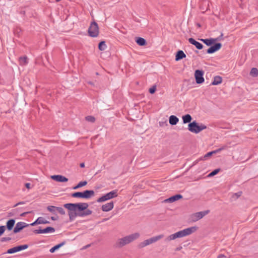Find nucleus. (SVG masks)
Returning a JSON list of instances; mask_svg holds the SVG:
<instances>
[{"instance_id": "ddd939ff", "label": "nucleus", "mask_w": 258, "mask_h": 258, "mask_svg": "<svg viewBox=\"0 0 258 258\" xmlns=\"http://www.w3.org/2000/svg\"><path fill=\"white\" fill-rule=\"evenodd\" d=\"M55 229L51 227H47L43 229H37L34 230V233L36 234L53 233Z\"/></svg>"}, {"instance_id": "b1692460", "label": "nucleus", "mask_w": 258, "mask_h": 258, "mask_svg": "<svg viewBox=\"0 0 258 258\" xmlns=\"http://www.w3.org/2000/svg\"><path fill=\"white\" fill-rule=\"evenodd\" d=\"M15 224V220L14 219H10L7 222L6 226L7 229L10 231L11 230Z\"/></svg>"}, {"instance_id": "de8ad7c7", "label": "nucleus", "mask_w": 258, "mask_h": 258, "mask_svg": "<svg viewBox=\"0 0 258 258\" xmlns=\"http://www.w3.org/2000/svg\"><path fill=\"white\" fill-rule=\"evenodd\" d=\"M24 204V203H23V202H20V203H17V204H16V205H15V207H16V206H17L18 205H20V204Z\"/></svg>"}, {"instance_id": "412c9836", "label": "nucleus", "mask_w": 258, "mask_h": 258, "mask_svg": "<svg viewBox=\"0 0 258 258\" xmlns=\"http://www.w3.org/2000/svg\"><path fill=\"white\" fill-rule=\"evenodd\" d=\"M186 57V54L182 50H179L177 52L175 55V60L178 61Z\"/></svg>"}, {"instance_id": "8fccbe9b", "label": "nucleus", "mask_w": 258, "mask_h": 258, "mask_svg": "<svg viewBox=\"0 0 258 258\" xmlns=\"http://www.w3.org/2000/svg\"><path fill=\"white\" fill-rule=\"evenodd\" d=\"M257 131H258V128H257Z\"/></svg>"}, {"instance_id": "bb28decb", "label": "nucleus", "mask_w": 258, "mask_h": 258, "mask_svg": "<svg viewBox=\"0 0 258 258\" xmlns=\"http://www.w3.org/2000/svg\"><path fill=\"white\" fill-rule=\"evenodd\" d=\"M107 48L105 41H101L98 45V48L100 51H104Z\"/></svg>"}, {"instance_id": "c9c22d12", "label": "nucleus", "mask_w": 258, "mask_h": 258, "mask_svg": "<svg viewBox=\"0 0 258 258\" xmlns=\"http://www.w3.org/2000/svg\"><path fill=\"white\" fill-rule=\"evenodd\" d=\"M156 90V86L155 85L153 86L149 89V92L151 94H154Z\"/></svg>"}, {"instance_id": "2f4dec72", "label": "nucleus", "mask_w": 258, "mask_h": 258, "mask_svg": "<svg viewBox=\"0 0 258 258\" xmlns=\"http://www.w3.org/2000/svg\"><path fill=\"white\" fill-rule=\"evenodd\" d=\"M72 196L74 198H83V192H77L73 193Z\"/></svg>"}, {"instance_id": "aec40b11", "label": "nucleus", "mask_w": 258, "mask_h": 258, "mask_svg": "<svg viewBox=\"0 0 258 258\" xmlns=\"http://www.w3.org/2000/svg\"><path fill=\"white\" fill-rule=\"evenodd\" d=\"M179 121L178 118L175 115H170L169 118V122L172 125H176Z\"/></svg>"}, {"instance_id": "423d86ee", "label": "nucleus", "mask_w": 258, "mask_h": 258, "mask_svg": "<svg viewBox=\"0 0 258 258\" xmlns=\"http://www.w3.org/2000/svg\"><path fill=\"white\" fill-rule=\"evenodd\" d=\"M117 197V194L116 190H112L109 192L107 193L105 195L100 197L97 200V202L98 203L104 202L107 200L112 199L113 198H116Z\"/></svg>"}, {"instance_id": "c85d7f7f", "label": "nucleus", "mask_w": 258, "mask_h": 258, "mask_svg": "<svg viewBox=\"0 0 258 258\" xmlns=\"http://www.w3.org/2000/svg\"><path fill=\"white\" fill-rule=\"evenodd\" d=\"M36 220L38 221V224H44L49 223V221H47L44 218H43V217H38Z\"/></svg>"}, {"instance_id": "79ce46f5", "label": "nucleus", "mask_w": 258, "mask_h": 258, "mask_svg": "<svg viewBox=\"0 0 258 258\" xmlns=\"http://www.w3.org/2000/svg\"><path fill=\"white\" fill-rule=\"evenodd\" d=\"M25 186L28 189H30L31 188V184L30 183H26L25 184Z\"/></svg>"}, {"instance_id": "72a5a7b5", "label": "nucleus", "mask_w": 258, "mask_h": 258, "mask_svg": "<svg viewBox=\"0 0 258 258\" xmlns=\"http://www.w3.org/2000/svg\"><path fill=\"white\" fill-rule=\"evenodd\" d=\"M85 119L89 121V122H94L95 121V118L94 117L92 116H87L85 117Z\"/></svg>"}, {"instance_id": "1a4fd4ad", "label": "nucleus", "mask_w": 258, "mask_h": 258, "mask_svg": "<svg viewBox=\"0 0 258 258\" xmlns=\"http://www.w3.org/2000/svg\"><path fill=\"white\" fill-rule=\"evenodd\" d=\"M209 213V211H201L194 213L191 215V218L193 221H197L202 218Z\"/></svg>"}, {"instance_id": "f8f14e48", "label": "nucleus", "mask_w": 258, "mask_h": 258, "mask_svg": "<svg viewBox=\"0 0 258 258\" xmlns=\"http://www.w3.org/2000/svg\"><path fill=\"white\" fill-rule=\"evenodd\" d=\"M50 178L57 182H66L68 181V178L61 175H53Z\"/></svg>"}, {"instance_id": "49530a36", "label": "nucleus", "mask_w": 258, "mask_h": 258, "mask_svg": "<svg viewBox=\"0 0 258 258\" xmlns=\"http://www.w3.org/2000/svg\"><path fill=\"white\" fill-rule=\"evenodd\" d=\"M51 219L53 221L56 220L57 219V217H51Z\"/></svg>"}, {"instance_id": "9d476101", "label": "nucleus", "mask_w": 258, "mask_h": 258, "mask_svg": "<svg viewBox=\"0 0 258 258\" xmlns=\"http://www.w3.org/2000/svg\"><path fill=\"white\" fill-rule=\"evenodd\" d=\"M28 247V245L27 244L19 245L18 246L14 247L10 249H9L7 251V253H9V254L14 253L18 252L19 251L26 249Z\"/></svg>"}, {"instance_id": "37998d69", "label": "nucleus", "mask_w": 258, "mask_h": 258, "mask_svg": "<svg viewBox=\"0 0 258 258\" xmlns=\"http://www.w3.org/2000/svg\"><path fill=\"white\" fill-rule=\"evenodd\" d=\"M38 224V221L37 220H36L34 222L31 223L29 225L30 226H34L35 225Z\"/></svg>"}, {"instance_id": "4468645a", "label": "nucleus", "mask_w": 258, "mask_h": 258, "mask_svg": "<svg viewBox=\"0 0 258 258\" xmlns=\"http://www.w3.org/2000/svg\"><path fill=\"white\" fill-rule=\"evenodd\" d=\"M221 44L220 43H216L214 45L211 46L207 50V53L209 54H212L216 51L219 50L221 47Z\"/></svg>"}, {"instance_id": "09e8293b", "label": "nucleus", "mask_w": 258, "mask_h": 258, "mask_svg": "<svg viewBox=\"0 0 258 258\" xmlns=\"http://www.w3.org/2000/svg\"><path fill=\"white\" fill-rule=\"evenodd\" d=\"M29 212H25V213H22L21 214V216H24V215H25L26 214L28 213Z\"/></svg>"}, {"instance_id": "f704fd0d", "label": "nucleus", "mask_w": 258, "mask_h": 258, "mask_svg": "<svg viewBox=\"0 0 258 258\" xmlns=\"http://www.w3.org/2000/svg\"><path fill=\"white\" fill-rule=\"evenodd\" d=\"M47 209L49 212L52 213L54 212L55 210H56V207L53 206H49L47 207Z\"/></svg>"}, {"instance_id": "c03bdc74", "label": "nucleus", "mask_w": 258, "mask_h": 258, "mask_svg": "<svg viewBox=\"0 0 258 258\" xmlns=\"http://www.w3.org/2000/svg\"><path fill=\"white\" fill-rule=\"evenodd\" d=\"M80 188V186H78V184H77V185H76L75 186H74V187H73V189H78V188Z\"/></svg>"}, {"instance_id": "6e6552de", "label": "nucleus", "mask_w": 258, "mask_h": 258, "mask_svg": "<svg viewBox=\"0 0 258 258\" xmlns=\"http://www.w3.org/2000/svg\"><path fill=\"white\" fill-rule=\"evenodd\" d=\"M163 237V235H159L154 236V237H151L150 238L144 240L143 242H142L141 243V246L142 247L147 246L153 243L156 242L157 241L159 240V239L162 238Z\"/></svg>"}, {"instance_id": "20e7f679", "label": "nucleus", "mask_w": 258, "mask_h": 258, "mask_svg": "<svg viewBox=\"0 0 258 258\" xmlns=\"http://www.w3.org/2000/svg\"><path fill=\"white\" fill-rule=\"evenodd\" d=\"M207 128L204 124H199L196 121H193L188 125V130L189 132L195 134H198Z\"/></svg>"}, {"instance_id": "e433bc0d", "label": "nucleus", "mask_w": 258, "mask_h": 258, "mask_svg": "<svg viewBox=\"0 0 258 258\" xmlns=\"http://www.w3.org/2000/svg\"><path fill=\"white\" fill-rule=\"evenodd\" d=\"M78 184V186H79L80 187H81L84 186H85L87 184V182L86 181H83L79 182Z\"/></svg>"}, {"instance_id": "58836bf2", "label": "nucleus", "mask_w": 258, "mask_h": 258, "mask_svg": "<svg viewBox=\"0 0 258 258\" xmlns=\"http://www.w3.org/2000/svg\"><path fill=\"white\" fill-rule=\"evenodd\" d=\"M56 210L61 214H64V211L63 209L61 207H56Z\"/></svg>"}, {"instance_id": "a19ab883", "label": "nucleus", "mask_w": 258, "mask_h": 258, "mask_svg": "<svg viewBox=\"0 0 258 258\" xmlns=\"http://www.w3.org/2000/svg\"><path fill=\"white\" fill-rule=\"evenodd\" d=\"M20 59V60L22 61L24 64H26L27 63V58L26 57H21Z\"/></svg>"}, {"instance_id": "6ab92c4d", "label": "nucleus", "mask_w": 258, "mask_h": 258, "mask_svg": "<svg viewBox=\"0 0 258 258\" xmlns=\"http://www.w3.org/2000/svg\"><path fill=\"white\" fill-rule=\"evenodd\" d=\"M222 82V78L220 76H216L214 77L211 84L214 86H216L221 84Z\"/></svg>"}, {"instance_id": "f257e3e1", "label": "nucleus", "mask_w": 258, "mask_h": 258, "mask_svg": "<svg viewBox=\"0 0 258 258\" xmlns=\"http://www.w3.org/2000/svg\"><path fill=\"white\" fill-rule=\"evenodd\" d=\"M64 207L68 210V215L70 220H73L77 216L83 217L92 213L88 210L85 212H82L88 207V204L86 203L77 204L68 203L64 205Z\"/></svg>"}, {"instance_id": "0eeeda50", "label": "nucleus", "mask_w": 258, "mask_h": 258, "mask_svg": "<svg viewBox=\"0 0 258 258\" xmlns=\"http://www.w3.org/2000/svg\"><path fill=\"white\" fill-rule=\"evenodd\" d=\"M204 75V72L203 70H197L195 71L194 77L197 84H202L204 83L205 79Z\"/></svg>"}, {"instance_id": "7ed1b4c3", "label": "nucleus", "mask_w": 258, "mask_h": 258, "mask_svg": "<svg viewBox=\"0 0 258 258\" xmlns=\"http://www.w3.org/2000/svg\"><path fill=\"white\" fill-rule=\"evenodd\" d=\"M140 234L138 233H135L125 237L120 238L117 242V245L119 247H122L126 244H127L135 239L139 238Z\"/></svg>"}, {"instance_id": "9b49d317", "label": "nucleus", "mask_w": 258, "mask_h": 258, "mask_svg": "<svg viewBox=\"0 0 258 258\" xmlns=\"http://www.w3.org/2000/svg\"><path fill=\"white\" fill-rule=\"evenodd\" d=\"M29 226V224H26L23 222H18L14 229V232L15 233H17L19 232L21 230H22L23 228Z\"/></svg>"}, {"instance_id": "cd10ccee", "label": "nucleus", "mask_w": 258, "mask_h": 258, "mask_svg": "<svg viewBox=\"0 0 258 258\" xmlns=\"http://www.w3.org/2000/svg\"><path fill=\"white\" fill-rule=\"evenodd\" d=\"M64 244V242H62L52 247L50 249L49 251L51 253H53L55 251V250L58 249L59 248H60L61 246H62Z\"/></svg>"}, {"instance_id": "5701e85b", "label": "nucleus", "mask_w": 258, "mask_h": 258, "mask_svg": "<svg viewBox=\"0 0 258 258\" xmlns=\"http://www.w3.org/2000/svg\"><path fill=\"white\" fill-rule=\"evenodd\" d=\"M182 119L183 123L184 124L187 123H190L191 122V121L192 120V117L191 115L189 114H187L186 115H183L182 116Z\"/></svg>"}, {"instance_id": "dca6fc26", "label": "nucleus", "mask_w": 258, "mask_h": 258, "mask_svg": "<svg viewBox=\"0 0 258 258\" xmlns=\"http://www.w3.org/2000/svg\"><path fill=\"white\" fill-rule=\"evenodd\" d=\"M181 195H176L172 197H171L164 201V203H173L176 201H178L182 198Z\"/></svg>"}, {"instance_id": "a878e982", "label": "nucleus", "mask_w": 258, "mask_h": 258, "mask_svg": "<svg viewBox=\"0 0 258 258\" xmlns=\"http://www.w3.org/2000/svg\"><path fill=\"white\" fill-rule=\"evenodd\" d=\"M136 42L140 46H145L146 44V40L142 37L137 38Z\"/></svg>"}, {"instance_id": "2eb2a0df", "label": "nucleus", "mask_w": 258, "mask_h": 258, "mask_svg": "<svg viewBox=\"0 0 258 258\" xmlns=\"http://www.w3.org/2000/svg\"><path fill=\"white\" fill-rule=\"evenodd\" d=\"M113 207L114 203L111 202L103 205L101 207V209L103 212H108L112 210Z\"/></svg>"}, {"instance_id": "473e14b6", "label": "nucleus", "mask_w": 258, "mask_h": 258, "mask_svg": "<svg viewBox=\"0 0 258 258\" xmlns=\"http://www.w3.org/2000/svg\"><path fill=\"white\" fill-rule=\"evenodd\" d=\"M220 170V168H218L216 169H215L212 172H211L210 173H209L208 175V177H210L212 176H214L215 175L217 174Z\"/></svg>"}, {"instance_id": "a18cd8bd", "label": "nucleus", "mask_w": 258, "mask_h": 258, "mask_svg": "<svg viewBox=\"0 0 258 258\" xmlns=\"http://www.w3.org/2000/svg\"><path fill=\"white\" fill-rule=\"evenodd\" d=\"M80 167L81 168H84L85 167V163H81L80 165Z\"/></svg>"}, {"instance_id": "39448f33", "label": "nucleus", "mask_w": 258, "mask_h": 258, "mask_svg": "<svg viewBox=\"0 0 258 258\" xmlns=\"http://www.w3.org/2000/svg\"><path fill=\"white\" fill-rule=\"evenodd\" d=\"M88 33L91 37H97L99 33V29L98 24L95 22H92L88 28Z\"/></svg>"}, {"instance_id": "a211bd4d", "label": "nucleus", "mask_w": 258, "mask_h": 258, "mask_svg": "<svg viewBox=\"0 0 258 258\" xmlns=\"http://www.w3.org/2000/svg\"><path fill=\"white\" fill-rule=\"evenodd\" d=\"M200 40L203 42L206 45L211 46L217 41V39L211 38L209 39H200Z\"/></svg>"}, {"instance_id": "393cba45", "label": "nucleus", "mask_w": 258, "mask_h": 258, "mask_svg": "<svg viewBox=\"0 0 258 258\" xmlns=\"http://www.w3.org/2000/svg\"><path fill=\"white\" fill-rule=\"evenodd\" d=\"M242 195V192L239 191L235 193H233L231 195L230 199L232 201H236Z\"/></svg>"}, {"instance_id": "f03ea898", "label": "nucleus", "mask_w": 258, "mask_h": 258, "mask_svg": "<svg viewBox=\"0 0 258 258\" xmlns=\"http://www.w3.org/2000/svg\"><path fill=\"white\" fill-rule=\"evenodd\" d=\"M198 228L196 226L188 227L171 234L168 237V240L173 241L177 238H182L191 234L197 231Z\"/></svg>"}, {"instance_id": "c756f323", "label": "nucleus", "mask_w": 258, "mask_h": 258, "mask_svg": "<svg viewBox=\"0 0 258 258\" xmlns=\"http://www.w3.org/2000/svg\"><path fill=\"white\" fill-rule=\"evenodd\" d=\"M222 149V148H220V149H217L216 150L208 152V153H207L205 155L204 158L206 159V158L212 156L213 154L218 153V152L221 151Z\"/></svg>"}, {"instance_id": "f3484780", "label": "nucleus", "mask_w": 258, "mask_h": 258, "mask_svg": "<svg viewBox=\"0 0 258 258\" xmlns=\"http://www.w3.org/2000/svg\"><path fill=\"white\" fill-rule=\"evenodd\" d=\"M190 43L195 46L198 49H202L203 47L202 44L197 41L194 38H190L188 39Z\"/></svg>"}, {"instance_id": "ea45409f", "label": "nucleus", "mask_w": 258, "mask_h": 258, "mask_svg": "<svg viewBox=\"0 0 258 258\" xmlns=\"http://www.w3.org/2000/svg\"><path fill=\"white\" fill-rule=\"evenodd\" d=\"M159 124L160 126H164L165 125H167V121L165 120L163 121H159Z\"/></svg>"}, {"instance_id": "4be33fe9", "label": "nucleus", "mask_w": 258, "mask_h": 258, "mask_svg": "<svg viewBox=\"0 0 258 258\" xmlns=\"http://www.w3.org/2000/svg\"><path fill=\"white\" fill-rule=\"evenodd\" d=\"M83 198L89 199L94 195V191L92 190H86L83 192Z\"/></svg>"}, {"instance_id": "7c9ffc66", "label": "nucleus", "mask_w": 258, "mask_h": 258, "mask_svg": "<svg viewBox=\"0 0 258 258\" xmlns=\"http://www.w3.org/2000/svg\"><path fill=\"white\" fill-rule=\"evenodd\" d=\"M250 75L252 77H256L258 75V70L255 68H253L251 69Z\"/></svg>"}, {"instance_id": "4c0bfd02", "label": "nucleus", "mask_w": 258, "mask_h": 258, "mask_svg": "<svg viewBox=\"0 0 258 258\" xmlns=\"http://www.w3.org/2000/svg\"><path fill=\"white\" fill-rule=\"evenodd\" d=\"M6 230L5 226H0V236L4 233Z\"/></svg>"}]
</instances>
